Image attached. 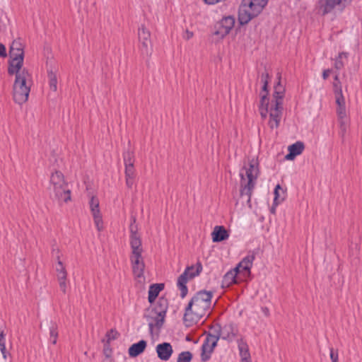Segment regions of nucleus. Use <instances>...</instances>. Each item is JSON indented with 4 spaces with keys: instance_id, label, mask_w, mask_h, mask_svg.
I'll list each match as a JSON object with an SVG mask.
<instances>
[{
    "instance_id": "nucleus-45",
    "label": "nucleus",
    "mask_w": 362,
    "mask_h": 362,
    "mask_svg": "<svg viewBox=\"0 0 362 362\" xmlns=\"http://www.w3.org/2000/svg\"><path fill=\"white\" fill-rule=\"evenodd\" d=\"M330 73H331V70L330 69H325L323 71V72H322V78H323V79L326 80L329 77Z\"/></svg>"
},
{
    "instance_id": "nucleus-5",
    "label": "nucleus",
    "mask_w": 362,
    "mask_h": 362,
    "mask_svg": "<svg viewBox=\"0 0 362 362\" xmlns=\"http://www.w3.org/2000/svg\"><path fill=\"white\" fill-rule=\"evenodd\" d=\"M269 0H242L238 7V21L240 25H247L259 16L267 6Z\"/></svg>"
},
{
    "instance_id": "nucleus-13",
    "label": "nucleus",
    "mask_w": 362,
    "mask_h": 362,
    "mask_svg": "<svg viewBox=\"0 0 362 362\" xmlns=\"http://www.w3.org/2000/svg\"><path fill=\"white\" fill-rule=\"evenodd\" d=\"M221 338L232 341L238 335V329L233 324L230 323L221 327L218 325L214 326Z\"/></svg>"
},
{
    "instance_id": "nucleus-48",
    "label": "nucleus",
    "mask_w": 362,
    "mask_h": 362,
    "mask_svg": "<svg viewBox=\"0 0 362 362\" xmlns=\"http://www.w3.org/2000/svg\"><path fill=\"white\" fill-rule=\"evenodd\" d=\"M240 362H252L251 358H246V359H240Z\"/></svg>"
},
{
    "instance_id": "nucleus-9",
    "label": "nucleus",
    "mask_w": 362,
    "mask_h": 362,
    "mask_svg": "<svg viewBox=\"0 0 362 362\" xmlns=\"http://www.w3.org/2000/svg\"><path fill=\"white\" fill-rule=\"evenodd\" d=\"M10 57L8 73L13 75L15 72L22 70L23 64L24 52L21 45L18 42H13L10 47Z\"/></svg>"
},
{
    "instance_id": "nucleus-22",
    "label": "nucleus",
    "mask_w": 362,
    "mask_h": 362,
    "mask_svg": "<svg viewBox=\"0 0 362 362\" xmlns=\"http://www.w3.org/2000/svg\"><path fill=\"white\" fill-rule=\"evenodd\" d=\"M284 96V88L281 85L280 81L276 83L274 87V91L273 94L274 100L272 101L271 104L273 105L283 107L282 106V100Z\"/></svg>"
},
{
    "instance_id": "nucleus-29",
    "label": "nucleus",
    "mask_w": 362,
    "mask_h": 362,
    "mask_svg": "<svg viewBox=\"0 0 362 362\" xmlns=\"http://www.w3.org/2000/svg\"><path fill=\"white\" fill-rule=\"evenodd\" d=\"M49 341L55 345L57 344V339H58V327H57V325L54 323V322H52L50 326H49Z\"/></svg>"
},
{
    "instance_id": "nucleus-17",
    "label": "nucleus",
    "mask_w": 362,
    "mask_h": 362,
    "mask_svg": "<svg viewBox=\"0 0 362 362\" xmlns=\"http://www.w3.org/2000/svg\"><path fill=\"white\" fill-rule=\"evenodd\" d=\"M53 189L55 197L59 201L67 202L71 200V191L67 189V184L66 182H64V185H54Z\"/></svg>"
},
{
    "instance_id": "nucleus-20",
    "label": "nucleus",
    "mask_w": 362,
    "mask_h": 362,
    "mask_svg": "<svg viewBox=\"0 0 362 362\" xmlns=\"http://www.w3.org/2000/svg\"><path fill=\"white\" fill-rule=\"evenodd\" d=\"M212 240L214 243H218L226 240L229 237V233L223 226H216L211 233Z\"/></svg>"
},
{
    "instance_id": "nucleus-42",
    "label": "nucleus",
    "mask_w": 362,
    "mask_h": 362,
    "mask_svg": "<svg viewBox=\"0 0 362 362\" xmlns=\"http://www.w3.org/2000/svg\"><path fill=\"white\" fill-rule=\"evenodd\" d=\"M193 36H194L193 32L186 30L185 34L183 35V38L188 40L191 39Z\"/></svg>"
},
{
    "instance_id": "nucleus-41",
    "label": "nucleus",
    "mask_w": 362,
    "mask_h": 362,
    "mask_svg": "<svg viewBox=\"0 0 362 362\" xmlns=\"http://www.w3.org/2000/svg\"><path fill=\"white\" fill-rule=\"evenodd\" d=\"M126 185L128 188H132L134 185V177H125Z\"/></svg>"
},
{
    "instance_id": "nucleus-36",
    "label": "nucleus",
    "mask_w": 362,
    "mask_h": 362,
    "mask_svg": "<svg viewBox=\"0 0 362 362\" xmlns=\"http://www.w3.org/2000/svg\"><path fill=\"white\" fill-rule=\"evenodd\" d=\"M338 120L340 125L341 132L342 135H344L346 133L348 127L347 118L346 117L344 118L338 117Z\"/></svg>"
},
{
    "instance_id": "nucleus-6",
    "label": "nucleus",
    "mask_w": 362,
    "mask_h": 362,
    "mask_svg": "<svg viewBox=\"0 0 362 362\" xmlns=\"http://www.w3.org/2000/svg\"><path fill=\"white\" fill-rule=\"evenodd\" d=\"M16 79L13 86V97L18 104L25 103L29 96L32 84V76L25 69L15 72Z\"/></svg>"
},
{
    "instance_id": "nucleus-44",
    "label": "nucleus",
    "mask_w": 362,
    "mask_h": 362,
    "mask_svg": "<svg viewBox=\"0 0 362 362\" xmlns=\"http://www.w3.org/2000/svg\"><path fill=\"white\" fill-rule=\"evenodd\" d=\"M6 57V51L5 46L0 43V57Z\"/></svg>"
},
{
    "instance_id": "nucleus-30",
    "label": "nucleus",
    "mask_w": 362,
    "mask_h": 362,
    "mask_svg": "<svg viewBox=\"0 0 362 362\" xmlns=\"http://www.w3.org/2000/svg\"><path fill=\"white\" fill-rule=\"evenodd\" d=\"M90 211L93 214H99L100 213V209H99V201L98 198L93 196L90 200Z\"/></svg>"
},
{
    "instance_id": "nucleus-43",
    "label": "nucleus",
    "mask_w": 362,
    "mask_h": 362,
    "mask_svg": "<svg viewBox=\"0 0 362 362\" xmlns=\"http://www.w3.org/2000/svg\"><path fill=\"white\" fill-rule=\"evenodd\" d=\"M333 87H334L335 96H337V93H338V90H342L341 86V83L339 82V83L338 81L334 82Z\"/></svg>"
},
{
    "instance_id": "nucleus-11",
    "label": "nucleus",
    "mask_w": 362,
    "mask_h": 362,
    "mask_svg": "<svg viewBox=\"0 0 362 362\" xmlns=\"http://www.w3.org/2000/svg\"><path fill=\"white\" fill-rule=\"evenodd\" d=\"M352 0H318L317 8L318 12L325 16L334 9L343 10Z\"/></svg>"
},
{
    "instance_id": "nucleus-39",
    "label": "nucleus",
    "mask_w": 362,
    "mask_h": 362,
    "mask_svg": "<svg viewBox=\"0 0 362 362\" xmlns=\"http://www.w3.org/2000/svg\"><path fill=\"white\" fill-rule=\"evenodd\" d=\"M119 334L118 332L115 329H110L107 333L106 334V337L107 338V341H110L112 340H115L117 338Z\"/></svg>"
},
{
    "instance_id": "nucleus-1",
    "label": "nucleus",
    "mask_w": 362,
    "mask_h": 362,
    "mask_svg": "<svg viewBox=\"0 0 362 362\" xmlns=\"http://www.w3.org/2000/svg\"><path fill=\"white\" fill-rule=\"evenodd\" d=\"M213 293L206 290L197 292L185 308L184 321L187 326L197 323L201 318L208 315L211 305Z\"/></svg>"
},
{
    "instance_id": "nucleus-16",
    "label": "nucleus",
    "mask_w": 362,
    "mask_h": 362,
    "mask_svg": "<svg viewBox=\"0 0 362 362\" xmlns=\"http://www.w3.org/2000/svg\"><path fill=\"white\" fill-rule=\"evenodd\" d=\"M158 357L162 361H168L171 357L173 349L172 345L168 342L158 344L156 347Z\"/></svg>"
},
{
    "instance_id": "nucleus-4",
    "label": "nucleus",
    "mask_w": 362,
    "mask_h": 362,
    "mask_svg": "<svg viewBox=\"0 0 362 362\" xmlns=\"http://www.w3.org/2000/svg\"><path fill=\"white\" fill-rule=\"evenodd\" d=\"M129 244L132 250L129 259L133 274L137 279L141 278L144 276L145 269V263L142 257L144 250L140 236L136 231H133L132 229H131Z\"/></svg>"
},
{
    "instance_id": "nucleus-19",
    "label": "nucleus",
    "mask_w": 362,
    "mask_h": 362,
    "mask_svg": "<svg viewBox=\"0 0 362 362\" xmlns=\"http://www.w3.org/2000/svg\"><path fill=\"white\" fill-rule=\"evenodd\" d=\"M304 148L305 145L302 141H296L288 146V153L286 155L285 158L288 160H293L296 156L302 153Z\"/></svg>"
},
{
    "instance_id": "nucleus-25",
    "label": "nucleus",
    "mask_w": 362,
    "mask_h": 362,
    "mask_svg": "<svg viewBox=\"0 0 362 362\" xmlns=\"http://www.w3.org/2000/svg\"><path fill=\"white\" fill-rule=\"evenodd\" d=\"M237 343L240 359L250 358L251 356L249 351V346L246 341L243 338H240L238 339Z\"/></svg>"
},
{
    "instance_id": "nucleus-47",
    "label": "nucleus",
    "mask_w": 362,
    "mask_h": 362,
    "mask_svg": "<svg viewBox=\"0 0 362 362\" xmlns=\"http://www.w3.org/2000/svg\"><path fill=\"white\" fill-rule=\"evenodd\" d=\"M334 79V82H337L338 81V83H339L340 81H339V73H337L335 75Z\"/></svg>"
},
{
    "instance_id": "nucleus-12",
    "label": "nucleus",
    "mask_w": 362,
    "mask_h": 362,
    "mask_svg": "<svg viewBox=\"0 0 362 362\" xmlns=\"http://www.w3.org/2000/svg\"><path fill=\"white\" fill-rule=\"evenodd\" d=\"M138 36L142 54L147 56L150 55L152 51L150 32L142 25L139 28Z\"/></svg>"
},
{
    "instance_id": "nucleus-15",
    "label": "nucleus",
    "mask_w": 362,
    "mask_h": 362,
    "mask_svg": "<svg viewBox=\"0 0 362 362\" xmlns=\"http://www.w3.org/2000/svg\"><path fill=\"white\" fill-rule=\"evenodd\" d=\"M235 19L233 16H228L223 17L220 21L218 30L215 33L216 35H220L222 37L230 33L233 28Z\"/></svg>"
},
{
    "instance_id": "nucleus-18",
    "label": "nucleus",
    "mask_w": 362,
    "mask_h": 362,
    "mask_svg": "<svg viewBox=\"0 0 362 362\" xmlns=\"http://www.w3.org/2000/svg\"><path fill=\"white\" fill-rule=\"evenodd\" d=\"M336 98V104H337V117L344 118L346 117V103L345 98L342 93V90H338V93H337Z\"/></svg>"
},
{
    "instance_id": "nucleus-32",
    "label": "nucleus",
    "mask_w": 362,
    "mask_h": 362,
    "mask_svg": "<svg viewBox=\"0 0 362 362\" xmlns=\"http://www.w3.org/2000/svg\"><path fill=\"white\" fill-rule=\"evenodd\" d=\"M192 359V354L189 351H182L179 354L177 362H190Z\"/></svg>"
},
{
    "instance_id": "nucleus-50",
    "label": "nucleus",
    "mask_w": 362,
    "mask_h": 362,
    "mask_svg": "<svg viewBox=\"0 0 362 362\" xmlns=\"http://www.w3.org/2000/svg\"><path fill=\"white\" fill-rule=\"evenodd\" d=\"M263 311L264 312V313L266 315H267L269 313V310L267 308H263Z\"/></svg>"
},
{
    "instance_id": "nucleus-7",
    "label": "nucleus",
    "mask_w": 362,
    "mask_h": 362,
    "mask_svg": "<svg viewBox=\"0 0 362 362\" xmlns=\"http://www.w3.org/2000/svg\"><path fill=\"white\" fill-rule=\"evenodd\" d=\"M168 308V300L164 297L158 298L154 308L146 316L149 329H159L162 327Z\"/></svg>"
},
{
    "instance_id": "nucleus-31",
    "label": "nucleus",
    "mask_w": 362,
    "mask_h": 362,
    "mask_svg": "<svg viewBox=\"0 0 362 362\" xmlns=\"http://www.w3.org/2000/svg\"><path fill=\"white\" fill-rule=\"evenodd\" d=\"M123 159L124 165H134V154L133 151H127L123 153Z\"/></svg>"
},
{
    "instance_id": "nucleus-21",
    "label": "nucleus",
    "mask_w": 362,
    "mask_h": 362,
    "mask_svg": "<svg viewBox=\"0 0 362 362\" xmlns=\"http://www.w3.org/2000/svg\"><path fill=\"white\" fill-rule=\"evenodd\" d=\"M52 253H53V255H54L56 256V258L57 260V262L55 265V272H56L57 277L60 278L61 279L63 277H67V272L66 270V268H65L64 264L62 263V262L60 260L59 250L53 249Z\"/></svg>"
},
{
    "instance_id": "nucleus-37",
    "label": "nucleus",
    "mask_w": 362,
    "mask_h": 362,
    "mask_svg": "<svg viewBox=\"0 0 362 362\" xmlns=\"http://www.w3.org/2000/svg\"><path fill=\"white\" fill-rule=\"evenodd\" d=\"M125 166V177H135V169L134 165H124Z\"/></svg>"
},
{
    "instance_id": "nucleus-49",
    "label": "nucleus",
    "mask_w": 362,
    "mask_h": 362,
    "mask_svg": "<svg viewBox=\"0 0 362 362\" xmlns=\"http://www.w3.org/2000/svg\"><path fill=\"white\" fill-rule=\"evenodd\" d=\"M270 211H271V213H272V214H275V212H276V206H273L271 208Z\"/></svg>"
},
{
    "instance_id": "nucleus-8",
    "label": "nucleus",
    "mask_w": 362,
    "mask_h": 362,
    "mask_svg": "<svg viewBox=\"0 0 362 362\" xmlns=\"http://www.w3.org/2000/svg\"><path fill=\"white\" fill-rule=\"evenodd\" d=\"M202 271V265L201 262H198L195 266L192 265L187 267L185 269L184 272L178 277L177 286L180 291V297L182 298H185L188 293V288L187 286L188 281L199 276Z\"/></svg>"
},
{
    "instance_id": "nucleus-14",
    "label": "nucleus",
    "mask_w": 362,
    "mask_h": 362,
    "mask_svg": "<svg viewBox=\"0 0 362 362\" xmlns=\"http://www.w3.org/2000/svg\"><path fill=\"white\" fill-rule=\"evenodd\" d=\"M255 259V255L254 252H249L236 266L235 269L239 273H243L245 276L250 275V270L253 265V262Z\"/></svg>"
},
{
    "instance_id": "nucleus-27",
    "label": "nucleus",
    "mask_w": 362,
    "mask_h": 362,
    "mask_svg": "<svg viewBox=\"0 0 362 362\" xmlns=\"http://www.w3.org/2000/svg\"><path fill=\"white\" fill-rule=\"evenodd\" d=\"M348 53L341 52L334 59V66L337 71H340L344 66V59H347Z\"/></svg>"
},
{
    "instance_id": "nucleus-28",
    "label": "nucleus",
    "mask_w": 362,
    "mask_h": 362,
    "mask_svg": "<svg viewBox=\"0 0 362 362\" xmlns=\"http://www.w3.org/2000/svg\"><path fill=\"white\" fill-rule=\"evenodd\" d=\"M50 182L54 185H64V177L60 171H55L53 173L50 177Z\"/></svg>"
},
{
    "instance_id": "nucleus-38",
    "label": "nucleus",
    "mask_w": 362,
    "mask_h": 362,
    "mask_svg": "<svg viewBox=\"0 0 362 362\" xmlns=\"http://www.w3.org/2000/svg\"><path fill=\"white\" fill-rule=\"evenodd\" d=\"M57 280L59 281L60 290L64 293H65L66 292V288H67V284H66L67 277H63L62 279L60 278H57Z\"/></svg>"
},
{
    "instance_id": "nucleus-24",
    "label": "nucleus",
    "mask_w": 362,
    "mask_h": 362,
    "mask_svg": "<svg viewBox=\"0 0 362 362\" xmlns=\"http://www.w3.org/2000/svg\"><path fill=\"white\" fill-rule=\"evenodd\" d=\"M164 288L163 284H154L149 286L148 289V300L150 303H153L156 298L158 297L159 293Z\"/></svg>"
},
{
    "instance_id": "nucleus-46",
    "label": "nucleus",
    "mask_w": 362,
    "mask_h": 362,
    "mask_svg": "<svg viewBox=\"0 0 362 362\" xmlns=\"http://www.w3.org/2000/svg\"><path fill=\"white\" fill-rule=\"evenodd\" d=\"M280 188V186L279 185H277L275 188V190H274V194H275V197H274V202H276L277 199H278V194H277V189Z\"/></svg>"
},
{
    "instance_id": "nucleus-40",
    "label": "nucleus",
    "mask_w": 362,
    "mask_h": 362,
    "mask_svg": "<svg viewBox=\"0 0 362 362\" xmlns=\"http://www.w3.org/2000/svg\"><path fill=\"white\" fill-rule=\"evenodd\" d=\"M330 358L332 362L338 361V352L335 351L333 348L330 349Z\"/></svg>"
},
{
    "instance_id": "nucleus-33",
    "label": "nucleus",
    "mask_w": 362,
    "mask_h": 362,
    "mask_svg": "<svg viewBox=\"0 0 362 362\" xmlns=\"http://www.w3.org/2000/svg\"><path fill=\"white\" fill-rule=\"evenodd\" d=\"M93 217L97 230L98 231H101L103 229V222L101 214L99 213V214H93Z\"/></svg>"
},
{
    "instance_id": "nucleus-34",
    "label": "nucleus",
    "mask_w": 362,
    "mask_h": 362,
    "mask_svg": "<svg viewBox=\"0 0 362 362\" xmlns=\"http://www.w3.org/2000/svg\"><path fill=\"white\" fill-rule=\"evenodd\" d=\"M0 350L3 355L4 358H6L7 357V352L6 349V344H5V334H4V332H1L0 333Z\"/></svg>"
},
{
    "instance_id": "nucleus-26",
    "label": "nucleus",
    "mask_w": 362,
    "mask_h": 362,
    "mask_svg": "<svg viewBox=\"0 0 362 362\" xmlns=\"http://www.w3.org/2000/svg\"><path fill=\"white\" fill-rule=\"evenodd\" d=\"M238 273L239 272L235 269V268L228 271L223 276V284L228 287L233 284H235L237 282L236 276Z\"/></svg>"
},
{
    "instance_id": "nucleus-35",
    "label": "nucleus",
    "mask_w": 362,
    "mask_h": 362,
    "mask_svg": "<svg viewBox=\"0 0 362 362\" xmlns=\"http://www.w3.org/2000/svg\"><path fill=\"white\" fill-rule=\"evenodd\" d=\"M49 85L50 89L54 92L57 91V79L56 76L54 74L51 73L50 74H49Z\"/></svg>"
},
{
    "instance_id": "nucleus-2",
    "label": "nucleus",
    "mask_w": 362,
    "mask_h": 362,
    "mask_svg": "<svg viewBox=\"0 0 362 362\" xmlns=\"http://www.w3.org/2000/svg\"><path fill=\"white\" fill-rule=\"evenodd\" d=\"M269 74L267 71L261 74L260 79L262 83V91L260 92V104L259 106V113L263 119H266L269 113L268 124L271 129L277 128L281 119L283 107L269 105L268 95V83Z\"/></svg>"
},
{
    "instance_id": "nucleus-23",
    "label": "nucleus",
    "mask_w": 362,
    "mask_h": 362,
    "mask_svg": "<svg viewBox=\"0 0 362 362\" xmlns=\"http://www.w3.org/2000/svg\"><path fill=\"white\" fill-rule=\"evenodd\" d=\"M146 346V341L145 340H141L137 343L133 344L129 348V355L131 357H136L141 354Z\"/></svg>"
},
{
    "instance_id": "nucleus-10",
    "label": "nucleus",
    "mask_w": 362,
    "mask_h": 362,
    "mask_svg": "<svg viewBox=\"0 0 362 362\" xmlns=\"http://www.w3.org/2000/svg\"><path fill=\"white\" fill-rule=\"evenodd\" d=\"M220 336L213 327L210 329V332L206 335L204 343L202 346L201 360L206 362L211 358V354L214 351V348L217 345V342L220 339Z\"/></svg>"
},
{
    "instance_id": "nucleus-3",
    "label": "nucleus",
    "mask_w": 362,
    "mask_h": 362,
    "mask_svg": "<svg viewBox=\"0 0 362 362\" xmlns=\"http://www.w3.org/2000/svg\"><path fill=\"white\" fill-rule=\"evenodd\" d=\"M259 175V163L255 159L250 160L248 165L244 166L240 171V196H247L248 203L251 201L252 192L257 184Z\"/></svg>"
}]
</instances>
